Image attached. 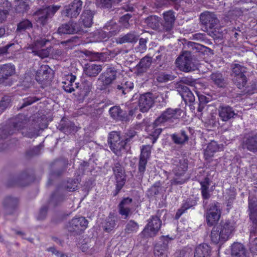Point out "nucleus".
I'll use <instances>...</instances> for the list:
<instances>
[{"instance_id":"nucleus-59","label":"nucleus","mask_w":257,"mask_h":257,"mask_svg":"<svg viewBox=\"0 0 257 257\" xmlns=\"http://www.w3.org/2000/svg\"><path fill=\"white\" fill-rule=\"evenodd\" d=\"M30 9L29 4L23 1H19L17 5L16 6V11L18 13H23L27 12Z\"/></svg>"},{"instance_id":"nucleus-58","label":"nucleus","mask_w":257,"mask_h":257,"mask_svg":"<svg viewBox=\"0 0 257 257\" xmlns=\"http://www.w3.org/2000/svg\"><path fill=\"white\" fill-rule=\"evenodd\" d=\"M192 39L201 42H203L207 45L212 44V42L209 40L205 34L196 33L192 35Z\"/></svg>"},{"instance_id":"nucleus-18","label":"nucleus","mask_w":257,"mask_h":257,"mask_svg":"<svg viewBox=\"0 0 257 257\" xmlns=\"http://www.w3.org/2000/svg\"><path fill=\"white\" fill-rule=\"evenodd\" d=\"M112 171L116 180L115 195H116L124 186L126 179L124 175V173L119 163L117 162L114 164Z\"/></svg>"},{"instance_id":"nucleus-50","label":"nucleus","mask_w":257,"mask_h":257,"mask_svg":"<svg viewBox=\"0 0 257 257\" xmlns=\"http://www.w3.org/2000/svg\"><path fill=\"white\" fill-rule=\"evenodd\" d=\"M96 5L97 7L105 9H110L113 6L119 3L114 0H96Z\"/></svg>"},{"instance_id":"nucleus-57","label":"nucleus","mask_w":257,"mask_h":257,"mask_svg":"<svg viewBox=\"0 0 257 257\" xmlns=\"http://www.w3.org/2000/svg\"><path fill=\"white\" fill-rule=\"evenodd\" d=\"M174 24L164 21L162 24V31L164 33H167V34L170 37L173 34V28Z\"/></svg>"},{"instance_id":"nucleus-21","label":"nucleus","mask_w":257,"mask_h":257,"mask_svg":"<svg viewBox=\"0 0 257 257\" xmlns=\"http://www.w3.org/2000/svg\"><path fill=\"white\" fill-rule=\"evenodd\" d=\"M218 111L220 118L223 121L234 118L238 115L237 112L232 107L226 104L220 105Z\"/></svg>"},{"instance_id":"nucleus-26","label":"nucleus","mask_w":257,"mask_h":257,"mask_svg":"<svg viewBox=\"0 0 257 257\" xmlns=\"http://www.w3.org/2000/svg\"><path fill=\"white\" fill-rule=\"evenodd\" d=\"M28 117L23 114H19L15 118L12 119L9 124L12 125L14 132L24 128L28 122Z\"/></svg>"},{"instance_id":"nucleus-11","label":"nucleus","mask_w":257,"mask_h":257,"mask_svg":"<svg viewBox=\"0 0 257 257\" xmlns=\"http://www.w3.org/2000/svg\"><path fill=\"white\" fill-rule=\"evenodd\" d=\"M49 42L45 38H40L36 40L32 45V53L34 55L38 56L41 58L48 57L51 52V48L40 49Z\"/></svg>"},{"instance_id":"nucleus-40","label":"nucleus","mask_w":257,"mask_h":257,"mask_svg":"<svg viewBox=\"0 0 257 257\" xmlns=\"http://www.w3.org/2000/svg\"><path fill=\"white\" fill-rule=\"evenodd\" d=\"M30 180V176L27 172L22 173L14 178V182L10 185H17L20 186L28 185Z\"/></svg>"},{"instance_id":"nucleus-56","label":"nucleus","mask_w":257,"mask_h":257,"mask_svg":"<svg viewBox=\"0 0 257 257\" xmlns=\"http://www.w3.org/2000/svg\"><path fill=\"white\" fill-rule=\"evenodd\" d=\"M175 76L171 74H167L162 72L158 74L157 77V80L160 83H166L169 81L173 80Z\"/></svg>"},{"instance_id":"nucleus-19","label":"nucleus","mask_w":257,"mask_h":257,"mask_svg":"<svg viewBox=\"0 0 257 257\" xmlns=\"http://www.w3.org/2000/svg\"><path fill=\"white\" fill-rule=\"evenodd\" d=\"M19 204V200L17 197L7 196L4 199L2 204L6 214H14L17 210Z\"/></svg>"},{"instance_id":"nucleus-28","label":"nucleus","mask_w":257,"mask_h":257,"mask_svg":"<svg viewBox=\"0 0 257 257\" xmlns=\"http://www.w3.org/2000/svg\"><path fill=\"white\" fill-rule=\"evenodd\" d=\"M231 255L232 257H248L249 253L242 244L234 242L231 245Z\"/></svg>"},{"instance_id":"nucleus-7","label":"nucleus","mask_w":257,"mask_h":257,"mask_svg":"<svg viewBox=\"0 0 257 257\" xmlns=\"http://www.w3.org/2000/svg\"><path fill=\"white\" fill-rule=\"evenodd\" d=\"M117 76V69L112 66H108L99 76L98 80L102 83L100 89L105 90L113 84Z\"/></svg>"},{"instance_id":"nucleus-45","label":"nucleus","mask_w":257,"mask_h":257,"mask_svg":"<svg viewBox=\"0 0 257 257\" xmlns=\"http://www.w3.org/2000/svg\"><path fill=\"white\" fill-rule=\"evenodd\" d=\"M11 4L8 0H0V21H5L8 14Z\"/></svg>"},{"instance_id":"nucleus-27","label":"nucleus","mask_w":257,"mask_h":257,"mask_svg":"<svg viewBox=\"0 0 257 257\" xmlns=\"http://www.w3.org/2000/svg\"><path fill=\"white\" fill-rule=\"evenodd\" d=\"M188 169V161L187 159L182 158L181 159H175L173 162V173H178L186 174Z\"/></svg>"},{"instance_id":"nucleus-10","label":"nucleus","mask_w":257,"mask_h":257,"mask_svg":"<svg viewBox=\"0 0 257 257\" xmlns=\"http://www.w3.org/2000/svg\"><path fill=\"white\" fill-rule=\"evenodd\" d=\"M82 4L80 0H74L64 7L62 14L70 19L76 18L82 11Z\"/></svg>"},{"instance_id":"nucleus-31","label":"nucleus","mask_w":257,"mask_h":257,"mask_svg":"<svg viewBox=\"0 0 257 257\" xmlns=\"http://www.w3.org/2000/svg\"><path fill=\"white\" fill-rule=\"evenodd\" d=\"M211 248L206 243L200 244L197 246L194 252V257H208L210 255Z\"/></svg>"},{"instance_id":"nucleus-6","label":"nucleus","mask_w":257,"mask_h":257,"mask_svg":"<svg viewBox=\"0 0 257 257\" xmlns=\"http://www.w3.org/2000/svg\"><path fill=\"white\" fill-rule=\"evenodd\" d=\"M141 233L143 237L148 238L155 236L162 225V221L157 216H152Z\"/></svg>"},{"instance_id":"nucleus-8","label":"nucleus","mask_w":257,"mask_h":257,"mask_svg":"<svg viewBox=\"0 0 257 257\" xmlns=\"http://www.w3.org/2000/svg\"><path fill=\"white\" fill-rule=\"evenodd\" d=\"M88 221L83 216L72 218L66 225L67 230L74 235L81 234L87 227Z\"/></svg>"},{"instance_id":"nucleus-13","label":"nucleus","mask_w":257,"mask_h":257,"mask_svg":"<svg viewBox=\"0 0 257 257\" xmlns=\"http://www.w3.org/2000/svg\"><path fill=\"white\" fill-rule=\"evenodd\" d=\"M221 210L219 204L218 202L212 203L206 214L207 224L210 226L214 225L219 220Z\"/></svg>"},{"instance_id":"nucleus-37","label":"nucleus","mask_w":257,"mask_h":257,"mask_svg":"<svg viewBox=\"0 0 257 257\" xmlns=\"http://www.w3.org/2000/svg\"><path fill=\"white\" fill-rule=\"evenodd\" d=\"M64 194L59 190L55 191L52 195L49 204L54 207L61 205L65 200Z\"/></svg>"},{"instance_id":"nucleus-1","label":"nucleus","mask_w":257,"mask_h":257,"mask_svg":"<svg viewBox=\"0 0 257 257\" xmlns=\"http://www.w3.org/2000/svg\"><path fill=\"white\" fill-rule=\"evenodd\" d=\"M234 230V224L229 220L221 221L217 226H214L211 232V240L217 244L228 239Z\"/></svg>"},{"instance_id":"nucleus-64","label":"nucleus","mask_w":257,"mask_h":257,"mask_svg":"<svg viewBox=\"0 0 257 257\" xmlns=\"http://www.w3.org/2000/svg\"><path fill=\"white\" fill-rule=\"evenodd\" d=\"M248 211H252L257 210V199L254 197H248Z\"/></svg>"},{"instance_id":"nucleus-30","label":"nucleus","mask_w":257,"mask_h":257,"mask_svg":"<svg viewBox=\"0 0 257 257\" xmlns=\"http://www.w3.org/2000/svg\"><path fill=\"white\" fill-rule=\"evenodd\" d=\"M134 87V83L132 81H127L115 84L113 86V89L118 94L125 95L132 90Z\"/></svg>"},{"instance_id":"nucleus-62","label":"nucleus","mask_w":257,"mask_h":257,"mask_svg":"<svg viewBox=\"0 0 257 257\" xmlns=\"http://www.w3.org/2000/svg\"><path fill=\"white\" fill-rule=\"evenodd\" d=\"M147 40L141 38L139 39V45L135 47V50L137 52L143 53L147 50Z\"/></svg>"},{"instance_id":"nucleus-48","label":"nucleus","mask_w":257,"mask_h":257,"mask_svg":"<svg viewBox=\"0 0 257 257\" xmlns=\"http://www.w3.org/2000/svg\"><path fill=\"white\" fill-rule=\"evenodd\" d=\"M233 84L240 89L246 88L247 82V78L245 75L232 78Z\"/></svg>"},{"instance_id":"nucleus-36","label":"nucleus","mask_w":257,"mask_h":257,"mask_svg":"<svg viewBox=\"0 0 257 257\" xmlns=\"http://www.w3.org/2000/svg\"><path fill=\"white\" fill-rule=\"evenodd\" d=\"M58 127L66 135L70 134L76 131L74 123L69 120L62 119Z\"/></svg>"},{"instance_id":"nucleus-2","label":"nucleus","mask_w":257,"mask_h":257,"mask_svg":"<svg viewBox=\"0 0 257 257\" xmlns=\"http://www.w3.org/2000/svg\"><path fill=\"white\" fill-rule=\"evenodd\" d=\"M61 6L57 5H51L43 7L37 10L34 14L35 20L37 23L41 26V30L44 33L46 34L48 30L45 26L48 23L49 19L52 18L55 14L58 11Z\"/></svg>"},{"instance_id":"nucleus-60","label":"nucleus","mask_w":257,"mask_h":257,"mask_svg":"<svg viewBox=\"0 0 257 257\" xmlns=\"http://www.w3.org/2000/svg\"><path fill=\"white\" fill-rule=\"evenodd\" d=\"M40 99L36 96L28 97L23 99L22 102H20L21 105L20 106V109H22L27 106L31 105L33 103L39 100Z\"/></svg>"},{"instance_id":"nucleus-17","label":"nucleus","mask_w":257,"mask_h":257,"mask_svg":"<svg viewBox=\"0 0 257 257\" xmlns=\"http://www.w3.org/2000/svg\"><path fill=\"white\" fill-rule=\"evenodd\" d=\"M171 240V238L168 236H162L160 241L157 242L154 247L155 257H167V250L168 243Z\"/></svg>"},{"instance_id":"nucleus-61","label":"nucleus","mask_w":257,"mask_h":257,"mask_svg":"<svg viewBox=\"0 0 257 257\" xmlns=\"http://www.w3.org/2000/svg\"><path fill=\"white\" fill-rule=\"evenodd\" d=\"M12 102L11 97L9 96H4L0 101V111H4L10 106Z\"/></svg>"},{"instance_id":"nucleus-44","label":"nucleus","mask_w":257,"mask_h":257,"mask_svg":"<svg viewBox=\"0 0 257 257\" xmlns=\"http://www.w3.org/2000/svg\"><path fill=\"white\" fill-rule=\"evenodd\" d=\"M219 150V147L215 141H212L207 146L204 150V157L205 159H209L212 157L214 154Z\"/></svg>"},{"instance_id":"nucleus-24","label":"nucleus","mask_w":257,"mask_h":257,"mask_svg":"<svg viewBox=\"0 0 257 257\" xmlns=\"http://www.w3.org/2000/svg\"><path fill=\"white\" fill-rule=\"evenodd\" d=\"M111 117L116 120L127 121L130 120L127 112L120 108L119 106H113L109 110Z\"/></svg>"},{"instance_id":"nucleus-15","label":"nucleus","mask_w":257,"mask_h":257,"mask_svg":"<svg viewBox=\"0 0 257 257\" xmlns=\"http://www.w3.org/2000/svg\"><path fill=\"white\" fill-rule=\"evenodd\" d=\"M241 146L242 149L257 155V133L245 135Z\"/></svg>"},{"instance_id":"nucleus-41","label":"nucleus","mask_w":257,"mask_h":257,"mask_svg":"<svg viewBox=\"0 0 257 257\" xmlns=\"http://www.w3.org/2000/svg\"><path fill=\"white\" fill-rule=\"evenodd\" d=\"M94 13L90 10H85L81 15V20L84 28H89L93 24Z\"/></svg>"},{"instance_id":"nucleus-47","label":"nucleus","mask_w":257,"mask_h":257,"mask_svg":"<svg viewBox=\"0 0 257 257\" xmlns=\"http://www.w3.org/2000/svg\"><path fill=\"white\" fill-rule=\"evenodd\" d=\"M160 18L156 16H150L145 19L144 23L152 29H156L159 26Z\"/></svg>"},{"instance_id":"nucleus-49","label":"nucleus","mask_w":257,"mask_h":257,"mask_svg":"<svg viewBox=\"0 0 257 257\" xmlns=\"http://www.w3.org/2000/svg\"><path fill=\"white\" fill-rule=\"evenodd\" d=\"M15 133L14 129L12 128V125L8 123L0 128V139H6Z\"/></svg>"},{"instance_id":"nucleus-63","label":"nucleus","mask_w":257,"mask_h":257,"mask_svg":"<svg viewBox=\"0 0 257 257\" xmlns=\"http://www.w3.org/2000/svg\"><path fill=\"white\" fill-rule=\"evenodd\" d=\"M115 226L114 219L109 217L106 220V222L104 225V229L106 232H109L112 230Z\"/></svg>"},{"instance_id":"nucleus-51","label":"nucleus","mask_w":257,"mask_h":257,"mask_svg":"<svg viewBox=\"0 0 257 257\" xmlns=\"http://www.w3.org/2000/svg\"><path fill=\"white\" fill-rule=\"evenodd\" d=\"M187 46L190 50H195V52L203 51L204 49L208 50L209 52L213 54V50L209 48L206 47L202 45L193 42H188Z\"/></svg>"},{"instance_id":"nucleus-46","label":"nucleus","mask_w":257,"mask_h":257,"mask_svg":"<svg viewBox=\"0 0 257 257\" xmlns=\"http://www.w3.org/2000/svg\"><path fill=\"white\" fill-rule=\"evenodd\" d=\"M110 33H111V31L108 33L102 30H96L92 34L93 41L96 42L106 41L111 36Z\"/></svg>"},{"instance_id":"nucleus-5","label":"nucleus","mask_w":257,"mask_h":257,"mask_svg":"<svg viewBox=\"0 0 257 257\" xmlns=\"http://www.w3.org/2000/svg\"><path fill=\"white\" fill-rule=\"evenodd\" d=\"M176 66L182 71L189 72L195 70L197 67L193 62L190 51H184L175 61Z\"/></svg>"},{"instance_id":"nucleus-3","label":"nucleus","mask_w":257,"mask_h":257,"mask_svg":"<svg viewBox=\"0 0 257 257\" xmlns=\"http://www.w3.org/2000/svg\"><path fill=\"white\" fill-rule=\"evenodd\" d=\"M128 140L129 139L121 140L120 132H112L109 134L108 143L111 150L116 155L119 156L122 151L126 152L127 151Z\"/></svg>"},{"instance_id":"nucleus-39","label":"nucleus","mask_w":257,"mask_h":257,"mask_svg":"<svg viewBox=\"0 0 257 257\" xmlns=\"http://www.w3.org/2000/svg\"><path fill=\"white\" fill-rule=\"evenodd\" d=\"M174 174V177L170 181V186L181 185L186 183L189 179V176L184 174L178 173H173Z\"/></svg>"},{"instance_id":"nucleus-55","label":"nucleus","mask_w":257,"mask_h":257,"mask_svg":"<svg viewBox=\"0 0 257 257\" xmlns=\"http://www.w3.org/2000/svg\"><path fill=\"white\" fill-rule=\"evenodd\" d=\"M139 227V225L137 222L131 220L126 225L125 231L128 234L136 232L138 230Z\"/></svg>"},{"instance_id":"nucleus-54","label":"nucleus","mask_w":257,"mask_h":257,"mask_svg":"<svg viewBox=\"0 0 257 257\" xmlns=\"http://www.w3.org/2000/svg\"><path fill=\"white\" fill-rule=\"evenodd\" d=\"M161 190V184L160 182H157L148 189L147 194L152 197L159 194Z\"/></svg>"},{"instance_id":"nucleus-29","label":"nucleus","mask_w":257,"mask_h":257,"mask_svg":"<svg viewBox=\"0 0 257 257\" xmlns=\"http://www.w3.org/2000/svg\"><path fill=\"white\" fill-rule=\"evenodd\" d=\"M139 36L135 31L130 32L126 34L119 36L116 39V43L118 44L125 43H135L138 40Z\"/></svg>"},{"instance_id":"nucleus-38","label":"nucleus","mask_w":257,"mask_h":257,"mask_svg":"<svg viewBox=\"0 0 257 257\" xmlns=\"http://www.w3.org/2000/svg\"><path fill=\"white\" fill-rule=\"evenodd\" d=\"M210 179L208 177H205L202 181L200 182V190L204 200H208L211 196L210 192L211 191L209 189L210 185Z\"/></svg>"},{"instance_id":"nucleus-16","label":"nucleus","mask_w":257,"mask_h":257,"mask_svg":"<svg viewBox=\"0 0 257 257\" xmlns=\"http://www.w3.org/2000/svg\"><path fill=\"white\" fill-rule=\"evenodd\" d=\"M151 152V146L146 145L142 146L141 153L138 164V173L141 178L143 177L146 171L148 159L150 158Z\"/></svg>"},{"instance_id":"nucleus-4","label":"nucleus","mask_w":257,"mask_h":257,"mask_svg":"<svg viewBox=\"0 0 257 257\" xmlns=\"http://www.w3.org/2000/svg\"><path fill=\"white\" fill-rule=\"evenodd\" d=\"M182 110L180 108H168L162 112L161 115L158 117L153 123V127L161 125L165 122H173L175 120L178 119L181 115Z\"/></svg>"},{"instance_id":"nucleus-12","label":"nucleus","mask_w":257,"mask_h":257,"mask_svg":"<svg viewBox=\"0 0 257 257\" xmlns=\"http://www.w3.org/2000/svg\"><path fill=\"white\" fill-rule=\"evenodd\" d=\"M67 165V162L63 160H56L51 164L50 176L47 182L48 186L52 184L51 178L59 177L65 171Z\"/></svg>"},{"instance_id":"nucleus-34","label":"nucleus","mask_w":257,"mask_h":257,"mask_svg":"<svg viewBox=\"0 0 257 257\" xmlns=\"http://www.w3.org/2000/svg\"><path fill=\"white\" fill-rule=\"evenodd\" d=\"M102 66L101 65L95 64H87L85 65L84 72L88 77H96L101 71Z\"/></svg>"},{"instance_id":"nucleus-52","label":"nucleus","mask_w":257,"mask_h":257,"mask_svg":"<svg viewBox=\"0 0 257 257\" xmlns=\"http://www.w3.org/2000/svg\"><path fill=\"white\" fill-rule=\"evenodd\" d=\"M1 66L4 73L5 80L8 79L15 73V67L13 64H7Z\"/></svg>"},{"instance_id":"nucleus-20","label":"nucleus","mask_w":257,"mask_h":257,"mask_svg":"<svg viewBox=\"0 0 257 257\" xmlns=\"http://www.w3.org/2000/svg\"><path fill=\"white\" fill-rule=\"evenodd\" d=\"M209 78L210 82L217 88H225L229 83L227 77L219 71L212 73Z\"/></svg>"},{"instance_id":"nucleus-53","label":"nucleus","mask_w":257,"mask_h":257,"mask_svg":"<svg viewBox=\"0 0 257 257\" xmlns=\"http://www.w3.org/2000/svg\"><path fill=\"white\" fill-rule=\"evenodd\" d=\"M32 22L28 19H25L18 24L17 32L18 33H23L26 30L32 28Z\"/></svg>"},{"instance_id":"nucleus-25","label":"nucleus","mask_w":257,"mask_h":257,"mask_svg":"<svg viewBox=\"0 0 257 257\" xmlns=\"http://www.w3.org/2000/svg\"><path fill=\"white\" fill-rule=\"evenodd\" d=\"M176 88L186 104H188V103H194L195 99V96L188 87L185 85L179 84Z\"/></svg>"},{"instance_id":"nucleus-22","label":"nucleus","mask_w":257,"mask_h":257,"mask_svg":"<svg viewBox=\"0 0 257 257\" xmlns=\"http://www.w3.org/2000/svg\"><path fill=\"white\" fill-rule=\"evenodd\" d=\"M190 134V127H186L171 135V138L175 144L182 146L188 141Z\"/></svg>"},{"instance_id":"nucleus-35","label":"nucleus","mask_w":257,"mask_h":257,"mask_svg":"<svg viewBox=\"0 0 257 257\" xmlns=\"http://www.w3.org/2000/svg\"><path fill=\"white\" fill-rule=\"evenodd\" d=\"M230 69L232 78L245 75L247 73V68L239 63H232Z\"/></svg>"},{"instance_id":"nucleus-14","label":"nucleus","mask_w":257,"mask_h":257,"mask_svg":"<svg viewBox=\"0 0 257 257\" xmlns=\"http://www.w3.org/2000/svg\"><path fill=\"white\" fill-rule=\"evenodd\" d=\"M200 21L202 25L205 26L206 31H208V29L210 30H215L217 25L219 22L216 15L213 13L208 11H206L201 14Z\"/></svg>"},{"instance_id":"nucleus-23","label":"nucleus","mask_w":257,"mask_h":257,"mask_svg":"<svg viewBox=\"0 0 257 257\" xmlns=\"http://www.w3.org/2000/svg\"><path fill=\"white\" fill-rule=\"evenodd\" d=\"M152 95L151 93H146L139 96V106L141 112H146L152 107L154 104Z\"/></svg>"},{"instance_id":"nucleus-42","label":"nucleus","mask_w":257,"mask_h":257,"mask_svg":"<svg viewBox=\"0 0 257 257\" xmlns=\"http://www.w3.org/2000/svg\"><path fill=\"white\" fill-rule=\"evenodd\" d=\"M51 69L48 65H43L40 69L37 71L36 75V79L39 82L48 78V74L50 73Z\"/></svg>"},{"instance_id":"nucleus-33","label":"nucleus","mask_w":257,"mask_h":257,"mask_svg":"<svg viewBox=\"0 0 257 257\" xmlns=\"http://www.w3.org/2000/svg\"><path fill=\"white\" fill-rule=\"evenodd\" d=\"M197 198H188L182 204L181 207L176 212L175 218L178 219L187 209L192 208L197 204Z\"/></svg>"},{"instance_id":"nucleus-43","label":"nucleus","mask_w":257,"mask_h":257,"mask_svg":"<svg viewBox=\"0 0 257 257\" xmlns=\"http://www.w3.org/2000/svg\"><path fill=\"white\" fill-rule=\"evenodd\" d=\"M152 62V58L148 56H146L141 59L137 65L138 71L140 73L145 72L150 67Z\"/></svg>"},{"instance_id":"nucleus-32","label":"nucleus","mask_w":257,"mask_h":257,"mask_svg":"<svg viewBox=\"0 0 257 257\" xmlns=\"http://www.w3.org/2000/svg\"><path fill=\"white\" fill-rule=\"evenodd\" d=\"M82 53L91 61H104L106 59V55L105 53L95 52L93 51L85 50Z\"/></svg>"},{"instance_id":"nucleus-9","label":"nucleus","mask_w":257,"mask_h":257,"mask_svg":"<svg viewBox=\"0 0 257 257\" xmlns=\"http://www.w3.org/2000/svg\"><path fill=\"white\" fill-rule=\"evenodd\" d=\"M82 25L70 20L68 22L62 24L58 29V34H75L85 32Z\"/></svg>"}]
</instances>
